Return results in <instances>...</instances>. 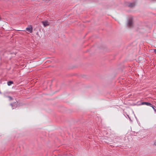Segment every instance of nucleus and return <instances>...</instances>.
Returning <instances> with one entry per match:
<instances>
[{
  "mask_svg": "<svg viewBox=\"0 0 156 156\" xmlns=\"http://www.w3.org/2000/svg\"><path fill=\"white\" fill-rule=\"evenodd\" d=\"M144 104H145L147 105H148V106H149L151 107H152V105L150 103L147 102H143L142 103V105H144Z\"/></svg>",
  "mask_w": 156,
  "mask_h": 156,
  "instance_id": "obj_3",
  "label": "nucleus"
},
{
  "mask_svg": "<svg viewBox=\"0 0 156 156\" xmlns=\"http://www.w3.org/2000/svg\"><path fill=\"white\" fill-rule=\"evenodd\" d=\"M152 108H153L154 109V111H156V110L154 108V107H153L152 106Z\"/></svg>",
  "mask_w": 156,
  "mask_h": 156,
  "instance_id": "obj_7",
  "label": "nucleus"
},
{
  "mask_svg": "<svg viewBox=\"0 0 156 156\" xmlns=\"http://www.w3.org/2000/svg\"><path fill=\"white\" fill-rule=\"evenodd\" d=\"M8 86H10L11 84L13 83V82L12 81H9L7 83Z\"/></svg>",
  "mask_w": 156,
  "mask_h": 156,
  "instance_id": "obj_5",
  "label": "nucleus"
},
{
  "mask_svg": "<svg viewBox=\"0 0 156 156\" xmlns=\"http://www.w3.org/2000/svg\"><path fill=\"white\" fill-rule=\"evenodd\" d=\"M154 144L156 145V140L155 141V142H154Z\"/></svg>",
  "mask_w": 156,
  "mask_h": 156,
  "instance_id": "obj_9",
  "label": "nucleus"
},
{
  "mask_svg": "<svg viewBox=\"0 0 156 156\" xmlns=\"http://www.w3.org/2000/svg\"><path fill=\"white\" fill-rule=\"evenodd\" d=\"M133 21L132 20H129L128 23V25L129 27H132L133 25Z\"/></svg>",
  "mask_w": 156,
  "mask_h": 156,
  "instance_id": "obj_4",
  "label": "nucleus"
},
{
  "mask_svg": "<svg viewBox=\"0 0 156 156\" xmlns=\"http://www.w3.org/2000/svg\"><path fill=\"white\" fill-rule=\"evenodd\" d=\"M135 5V4L133 3H131L129 5V6L131 7H133Z\"/></svg>",
  "mask_w": 156,
  "mask_h": 156,
  "instance_id": "obj_6",
  "label": "nucleus"
},
{
  "mask_svg": "<svg viewBox=\"0 0 156 156\" xmlns=\"http://www.w3.org/2000/svg\"><path fill=\"white\" fill-rule=\"evenodd\" d=\"M42 23L44 27H46L48 26L49 25V23L47 21H42Z\"/></svg>",
  "mask_w": 156,
  "mask_h": 156,
  "instance_id": "obj_2",
  "label": "nucleus"
},
{
  "mask_svg": "<svg viewBox=\"0 0 156 156\" xmlns=\"http://www.w3.org/2000/svg\"><path fill=\"white\" fill-rule=\"evenodd\" d=\"M154 52L156 53V49H154Z\"/></svg>",
  "mask_w": 156,
  "mask_h": 156,
  "instance_id": "obj_8",
  "label": "nucleus"
},
{
  "mask_svg": "<svg viewBox=\"0 0 156 156\" xmlns=\"http://www.w3.org/2000/svg\"><path fill=\"white\" fill-rule=\"evenodd\" d=\"M26 29L27 31L30 33H31L32 31V27L31 25L29 26L26 28Z\"/></svg>",
  "mask_w": 156,
  "mask_h": 156,
  "instance_id": "obj_1",
  "label": "nucleus"
}]
</instances>
